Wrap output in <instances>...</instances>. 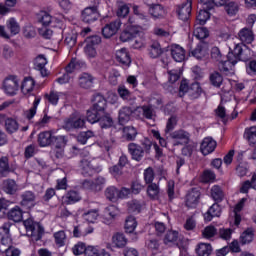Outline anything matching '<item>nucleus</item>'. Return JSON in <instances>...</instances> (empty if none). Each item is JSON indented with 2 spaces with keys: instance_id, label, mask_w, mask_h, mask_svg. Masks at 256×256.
Returning a JSON list of instances; mask_svg holds the SVG:
<instances>
[{
  "instance_id": "1",
  "label": "nucleus",
  "mask_w": 256,
  "mask_h": 256,
  "mask_svg": "<svg viewBox=\"0 0 256 256\" xmlns=\"http://www.w3.org/2000/svg\"><path fill=\"white\" fill-rule=\"evenodd\" d=\"M13 223L5 222L2 227H0V243L4 245V247H8L5 249L4 253L6 256H19L21 255V250L19 248H15L12 246L13 239L11 238V227Z\"/></svg>"
},
{
  "instance_id": "2",
  "label": "nucleus",
  "mask_w": 256,
  "mask_h": 256,
  "mask_svg": "<svg viewBox=\"0 0 256 256\" xmlns=\"http://www.w3.org/2000/svg\"><path fill=\"white\" fill-rule=\"evenodd\" d=\"M98 97V120L101 129H109V127H113V118L109 116V114L104 113L105 108L107 107V100L105 97L101 96V94L97 95Z\"/></svg>"
},
{
  "instance_id": "3",
  "label": "nucleus",
  "mask_w": 256,
  "mask_h": 256,
  "mask_svg": "<svg viewBox=\"0 0 256 256\" xmlns=\"http://www.w3.org/2000/svg\"><path fill=\"white\" fill-rule=\"evenodd\" d=\"M23 225L26 229L27 233H30V237H32V241H41L43 239V235L45 234V228L41 223L35 222L33 218H27L23 221Z\"/></svg>"
},
{
  "instance_id": "4",
  "label": "nucleus",
  "mask_w": 256,
  "mask_h": 256,
  "mask_svg": "<svg viewBox=\"0 0 256 256\" xmlns=\"http://www.w3.org/2000/svg\"><path fill=\"white\" fill-rule=\"evenodd\" d=\"M2 89L9 97L17 95V91H19V78L15 75H9L4 79Z\"/></svg>"
},
{
  "instance_id": "5",
  "label": "nucleus",
  "mask_w": 256,
  "mask_h": 256,
  "mask_svg": "<svg viewBox=\"0 0 256 256\" xmlns=\"http://www.w3.org/2000/svg\"><path fill=\"white\" fill-rule=\"evenodd\" d=\"M85 123V118L77 117L72 114L64 120L62 128L65 131H74V129H83L85 127Z\"/></svg>"
},
{
  "instance_id": "6",
  "label": "nucleus",
  "mask_w": 256,
  "mask_h": 256,
  "mask_svg": "<svg viewBox=\"0 0 256 256\" xmlns=\"http://www.w3.org/2000/svg\"><path fill=\"white\" fill-rule=\"evenodd\" d=\"M182 241L183 235L177 230H168L163 237V243L166 247H177Z\"/></svg>"
},
{
  "instance_id": "7",
  "label": "nucleus",
  "mask_w": 256,
  "mask_h": 256,
  "mask_svg": "<svg viewBox=\"0 0 256 256\" xmlns=\"http://www.w3.org/2000/svg\"><path fill=\"white\" fill-rule=\"evenodd\" d=\"M85 43L84 53L87 59H95L97 57V35L87 37Z\"/></svg>"
},
{
  "instance_id": "8",
  "label": "nucleus",
  "mask_w": 256,
  "mask_h": 256,
  "mask_svg": "<svg viewBox=\"0 0 256 256\" xmlns=\"http://www.w3.org/2000/svg\"><path fill=\"white\" fill-rule=\"evenodd\" d=\"M170 136L171 139H173L174 141V147H177L179 145H189V141L191 140V135L189 134V132L183 129L172 132Z\"/></svg>"
},
{
  "instance_id": "9",
  "label": "nucleus",
  "mask_w": 256,
  "mask_h": 256,
  "mask_svg": "<svg viewBox=\"0 0 256 256\" xmlns=\"http://www.w3.org/2000/svg\"><path fill=\"white\" fill-rule=\"evenodd\" d=\"M53 130H45L37 135V143L39 147H53Z\"/></svg>"
},
{
  "instance_id": "10",
  "label": "nucleus",
  "mask_w": 256,
  "mask_h": 256,
  "mask_svg": "<svg viewBox=\"0 0 256 256\" xmlns=\"http://www.w3.org/2000/svg\"><path fill=\"white\" fill-rule=\"evenodd\" d=\"M141 31V26H126L123 32L120 34V41L127 43L131 39H135Z\"/></svg>"
},
{
  "instance_id": "11",
  "label": "nucleus",
  "mask_w": 256,
  "mask_h": 256,
  "mask_svg": "<svg viewBox=\"0 0 256 256\" xmlns=\"http://www.w3.org/2000/svg\"><path fill=\"white\" fill-rule=\"evenodd\" d=\"M121 25L123 23L121 22L120 19H116L115 21L107 24L103 29H102V35L106 38L109 39L113 37V35H116V33L121 29Z\"/></svg>"
},
{
  "instance_id": "12",
  "label": "nucleus",
  "mask_w": 256,
  "mask_h": 256,
  "mask_svg": "<svg viewBox=\"0 0 256 256\" xmlns=\"http://www.w3.org/2000/svg\"><path fill=\"white\" fill-rule=\"evenodd\" d=\"M78 85L81 89H92L95 85V77L90 73L83 72L78 78Z\"/></svg>"
},
{
  "instance_id": "13",
  "label": "nucleus",
  "mask_w": 256,
  "mask_h": 256,
  "mask_svg": "<svg viewBox=\"0 0 256 256\" xmlns=\"http://www.w3.org/2000/svg\"><path fill=\"white\" fill-rule=\"evenodd\" d=\"M227 60L230 61L232 65H237L239 61H243V47L241 44L235 45L234 49L228 53Z\"/></svg>"
},
{
  "instance_id": "14",
  "label": "nucleus",
  "mask_w": 256,
  "mask_h": 256,
  "mask_svg": "<svg viewBox=\"0 0 256 256\" xmlns=\"http://www.w3.org/2000/svg\"><path fill=\"white\" fill-rule=\"evenodd\" d=\"M81 19L84 23H95L97 21V6L85 8L81 13Z\"/></svg>"
},
{
  "instance_id": "15",
  "label": "nucleus",
  "mask_w": 256,
  "mask_h": 256,
  "mask_svg": "<svg viewBox=\"0 0 256 256\" xmlns=\"http://www.w3.org/2000/svg\"><path fill=\"white\" fill-rule=\"evenodd\" d=\"M192 5L193 2L191 0H187L185 3L178 7L177 13L181 21H187L189 17H191Z\"/></svg>"
},
{
  "instance_id": "16",
  "label": "nucleus",
  "mask_w": 256,
  "mask_h": 256,
  "mask_svg": "<svg viewBox=\"0 0 256 256\" xmlns=\"http://www.w3.org/2000/svg\"><path fill=\"white\" fill-rule=\"evenodd\" d=\"M216 148L217 142L211 137H206L203 139L201 143L200 151L204 155H210V153H213V151H215Z\"/></svg>"
},
{
  "instance_id": "17",
  "label": "nucleus",
  "mask_w": 256,
  "mask_h": 256,
  "mask_svg": "<svg viewBox=\"0 0 256 256\" xmlns=\"http://www.w3.org/2000/svg\"><path fill=\"white\" fill-rule=\"evenodd\" d=\"M128 153H130L134 161H141L145 155V150L137 143H130L128 144Z\"/></svg>"
},
{
  "instance_id": "18",
  "label": "nucleus",
  "mask_w": 256,
  "mask_h": 256,
  "mask_svg": "<svg viewBox=\"0 0 256 256\" xmlns=\"http://www.w3.org/2000/svg\"><path fill=\"white\" fill-rule=\"evenodd\" d=\"M171 57L176 63H183L186 57L185 48L179 44H173L171 46Z\"/></svg>"
},
{
  "instance_id": "19",
  "label": "nucleus",
  "mask_w": 256,
  "mask_h": 256,
  "mask_svg": "<svg viewBox=\"0 0 256 256\" xmlns=\"http://www.w3.org/2000/svg\"><path fill=\"white\" fill-rule=\"evenodd\" d=\"M62 201L64 205H75V203H79V201H81V193L77 190H69L63 196Z\"/></svg>"
},
{
  "instance_id": "20",
  "label": "nucleus",
  "mask_w": 256,
  "mask_h": 256,
  "mask_svg": "<svg viewBox=\"0 0 256 256\" xmlns=\"http://www.w3.org/2000/svg\"><path fill=\"white\" fill-rule=\"evenodd\" d=\"M23 209L19 206H14L6 213L8 221H13L14 223H21L23 221Z\"/></svg>"
},
{
  "instance_id": "21",
  "label": "nucleus",
  "mask_w": 256,
  "mask_h": 256,
  "mask_svg": "<svg viewBox=\"0 0 256 256\" xmlns=\"http://www.w3.org/2000/svg\"><path fill=\"white\" fill-rule=\"evenodd\" d=\"M200 197L201 192H199V190L193 188L191 191H189L186 195L187 207H197Z\"/></svg>"
},
{
  "instance_id": "22",
  "label": "nucleus",
  "mask_w": 256,
  "mask_h": 256,
  "mask_svg": "<svg viewBox=\"0 0 256 256\" xmlns=\"http://www.w3.org/2000/svg\"><path fill=\"white\" fill-rule=\"evenodd\" d=\"M149 13L154 19H164L167 15V10L161 4H152L149 8Z\"/></svg>"
},
{
  "instance_id": "23",
  "label": "nucleus",
  "mask_w": 256,
  "mask_h": 256,
  "mask_svg": "<svg viewBox=\"0 0 256 256\" xmlns=\"http://www.w3.org/2000/svg\"><path fill=\"white\" fill-rule=\"evenodd\" d=\"M116 59L125 67H129L131 65V56L129 55V51L125 48L116 51Z\"/></svg>"
},
{
  "instance_id": "24",
  "label": "nucleus",
  "mask_w": 256,
  "mask_h": 256,
  "mask_svg": "<svg viewBox=\"0 0 256 256\" xmlns=\"http://www.w3.org/2000/svg\"><path fill=\"white\" fill-rule=\"evenodd\" d=\"M238 37L241 42L246 43V44H251L253 43L255 36L253 35V31L249 28H242L239 33Z\"/></svg>"
},
{
  "instance_id": "25",
  "label": "nucleus",
  "mask_w": 256,
  "mask_h": 256,
  "mask_svg": "<svg viewBox=\"0 0 256 256\" xmlns=\"http://www.w3.org/2000/svg\"><path fill=\"white\" fill-rule=\"evenodd\" d=\"M22 207H27L31 209L35 205V193L32 191H26L22 194V201L20 202Z\"/></svg>"
},
{
  "instance_id": "26",
  "label": "nucleus",
  "mask_w": 256,
  "mask_h": 256,
  "mask_svg": "<svg viewBox=\"0 0 256 256\" xmlns=\"http://www.w3.org/2000/svg\"><path fill=\"white\" fill-rule=\"evenodd\" d=\"M17 189L18 186L15 180L7 179L3 181L2 190L4 191V193H7V195H15V193H17Z\"/></svg>"
},
{
  "instance_id": "27",
  "label": "nucleus",
  "mask_w": 256,
  "mask_h": 256,
  "mask_svg": "<svg viewBox=\"0 0 256 256\" xmlns=\"http://www.w3.org/2000/svg\"><path fill=\"white\" fill-rule=\"evenodd\" d=\"M80 169L84 177H93V172L95 171V167H93V165L91 164V161L87 159L81 160Z\"/></svg>"
},
{
  "instance_id": "28",
  "label": "nucleus",
  "mask_w": 256,
  "mask_h": 256,
  "mask_svg": "<svg viewBox=\"0 0 256 256\" xmlns=\"http://www.w3.org/2000/svg\"><path fill=\"white\" fill-rule=\"evenodd\" d=\"M35 89V79L31 76L25 77L21 84V91L24 95H29Z\"/></svg>"
},
{
  "instance_id": "29",
  "label": "nucleus",
  "mask_w": 256,
  "mask_h": 256,
  "mask_svg": "<svg viewBox=\"0 0 256 256\" xmlns=\"http://www.w3.org/2000/svg\"><path fill=\"white\" fill-rule=\"evenodd\" d=\"M221 216V206L219 204L214 203L208 211L204 214L205 221H211L213 217Z\"/></svg>"
},
{
  "instance_id": "30",
  "label": "nucleus",
  "mask_w": 256,
  "mask_h": 256,
  "mask_svg": "<svg viewBox=\"0 0 256 256\" xmlns=\"http://www.w3.org/2000/svg\"><path fill=\"white\" fill-rule=\"evenodd\" d=\"M210 195H211V198L216 203H221V201H223V199H225V192H223V189L220 188L219 185L212 186V188L210 190Z\"/></svg>"
},
{
  "instance_id": "31",
  "label": "nucleus",
  "mask_w": 256,
  "mask_h": 256,
  "mask_svg": "<svg viewBox=\"0 0 256 256\" xmlns=\"http://www.w3.org/2000/svg\"><path fill=\"white\" fill-rule=\"evenodd\" d=\"M195 251L198 256H209L213 252V247L209 243H199Z\"/></svg>"
},
{
  "instance_id": "32",
  "label": "nucleus",
  "mask_w": 256,
  "mask_h": 256,
  "mask_svg": "<svg viewBox=\"0 0 256 256\" xmlns=\"http://www.w3.org/2000/svg\"><path fill=\"white\" fill-rule=\"evenodd\" d=\"M11 173V166L9 165V158L2 156L0 158V175L1 177H7Z\"/></svg>"
},
{
  "instance_id": "33",
  "label": "nucleus",
  "mask_w": 256,
  "mask_h": 256,
  "mask_svg": "<svg viewBox=\"0 0 256 256\" xmlns=\"http://www.w3.org/2000/svg\"><path fill=\"white\" fill-rule=\"evenodd\" d=\"M163 53V49H161V44L158 42H154L148 48V55L151 59H157V57H161Z\"/></svg>"
},
{
  "instance_id": "34",
  "label": "nucleus",
  "mask_w": 256,
  "mask_h": 256,
  "mask_svg": "<svg viewBox=\"0 0 256 256\" xmlns=\"http://www.w3.org/2000/svg\"><path fill=\"white\" fill-rule=\"evenodd\" d=\"M5 130L9 133V135H13V133H17L19 131V122L14 118H7L5 123Z\"/></svg>"
},
{
  "instance_id": "35",
  "label": "nucleus",
  "mask_w": 256,
  "mask_h": 256,
  "mask_svg": "<svg viewBox=\"0 0 256 256\" xmlns=\"http://www.w3.org/2000/svg\"><path fill=\"white\" fill-rule=\"evenodd\" d=\"M123 138L126 139V141H135L137 138V129L133 126L124 127Z\"/></svg>"
},
{
  "instance_id": "36",
  "label": "nucleus",
  "mask_w": 256,
  "mask_h": 256,
  "mask_svg": "<svg viewBox=\"0 0 256 256\" xmlns=\"http://www.w3.org/2000/svg\"><path fill=\"white\" fill-rule=\"evenodd\" d=\"M53 237L57 247H65V243L67 241V234L65 233V230L55 232Z\"/></svg>"
},
{
  "instance_id": "37",
  "label": "nucleus",
  "mask_w": 256,
  "mask_h": 256,
  "mask_svg": "<svg viewBox=\"0 0 256 256\" xmlns=\"http://www.w3.org/2000/svg\"><path fill=\"white\" fill-rule=\"evenodd\" d=\"M44 100L48 101L50 105L57 107L59 105V92L51 90L49 93H45Z\"/></svg>"
},
{
  "instance_id": "38",
  "label": "nucleus",
  "mask_w": 256,
  "mask_h": 256,
  "mask_svg": "<svg viewBox=\"0 0 256 256\" xmlns=\"http://www.w3.org/2000/svg\"><path fill=\"white\" fill-rule=\"evenodd\" d=\"M67 141V136L65 135H54L52 138V145H54L55 149H65Z\"/></svg>"
},
{
  "instance_id": "39",
  "label": "nucleus",
  "mask_w": 256,
  "mask_h": 256,
  "mask_svg": "<svg viewBox=\"0 0 256 256\" xmlns=\"http://www.w3.org/2000/svg\"><path fill=\"white\" fill-rule=\"evenodd\" d=\"M192 56L196 59H203L209 55V50L203 44H199L192 52Z\"/></svg>"
},
{
  "instance_id": "40",
  "label": "nucleus",
  "mask_w": 256,
  "mask_h": 256,
  "mask_svg": "<svg viewBox=\"0 0 256 256\" xmlns=\"http://www.w3.org/2000/svg\"><path fill=\"white\" fill-rule=\"evenodd\" d=\"M131 115H133V110L129 107H124L119 112V123L120 125H124L127 123L129 119H131Z\"/></svg>"
},
{
  "instance_id": "41",
  "label": "nucleus",
  "mask_w": 256,
  "mask_h": 256,
  "mask_svg": "<svg viewBox=\"0 0 256 256\" xmlns=\"http://www.w3.org/2000/svg\"><path fill=\"white\" fill-rule=\"evenodd\" d=\"M105 197L108 199V201H117L119 199V189H117L115 186H109L105 190Z\"/></svg>"
},
{
  "instance_id": "42",
  "label": "nucleus",
  "mask_w": 256,
  "mask_h": 256,
  "mask_svg": "<svg viewBox=\"0 0 256 256\" xmlns=\"http://www.w3.org/2000/svg\"><path fill=\"white\" fill-rule=\"evenodd\" d=\"M253 237H255V233L253 228H247L240 236V242L242 245H247L253 241Z\"/></svg>"
},
{
  "instance_id": "43",
  "label": "nucleus",
  "mask_w": 256,
  "mask_h": 256,
  "mask_svg": "<svg viewBox=\"0 0 256 256\" xmlns=\"http://www.w3.org/2000/svg\"><path fill=\"white\" fill-rule=\"evenodd\" d=\"M244 137L248 140L250 145L256 144V126L246 128L244 131Z\"/></svg>"
},
{
  "instance_id": "44",
  "label": "nucleus",
  "mask_w": 256,
  "mask_h": 256,
  "mask_svg": "<svg viewBox=\"0 0 256 256\" xmlns=\"http://www.w3.org/2000/svg\"><path fill=\"white\" fill-rule=\"evenodd\" d=\"M112 243L113 245H115V247L121 249L125 247V245H127V238L125 237V235L117 233L112 237Z\"/></svg>"
},
{
  "instance_id": "45",
  "label": "nucleus",
  "mask_w": 256,
  "mask_h": 256,
  "mask_svg": "<svg viewBox=\"0 0 256 256\" xmlns=\"http://www.w3.org/2000/svg\"><path fill=\"white\" fill-rule=\"evenodd\" d=\"M117 5H118L117 11H116L117 17H121L122 19H125V17L129 15V11H130L129 5H127L124 2H118Z\"/></svg>"
},
{
  "instance_id": "46",
  "label": "nucleus",
  "mask_w": 256,
  "mask_h": 256,
  "mask_svg": "<svg viewBox=\"0 0 256 256\" xmlns=\"http://www.w3.org/2000/svg\"><path fill=\"white\" fill-rule=\"evenodd\" d=\"M86 119L88 123H91L92 125L97 123V103H94L92 108L87 110Z\"/></svg>"
},
{
  "instance_id": "47",
  "label": "nucleus",
  "mask_w": 256,
  "mask_h": 256,
  "mask_svg": "<svg viewBox=\"0 0 256 256\" xmlns=\"http://www.w3.org/2000/svg\"><path fill=\"white\" fill-rule=\"evenodd\" d=\"M132 11L142 23H149V16L143 13V9H141V6L133 5Z\"/></svg>"
},
{
  "instance_id": "48",
  "label": "nucleus",
  "mask_w": 256,
  "mask_h": 256,
  "mask_svg": "<svg viewBox=\"0 0 256 256\" xmlns=\"http://www.w3.org/2000/svg\"><path fill=\"white\" fill-rule=\"evenodd\" d=\"M7 28L9 29L12 36L19 35V32L21 31V27L19 26V23H17V20L15 18H10L7 23Z\"/></svg>"
},
{
  "instance_id": "49",
  "label": "nucleus",
  "mask_w": 256,
  "mask_h": 256,
  "mask_svg": "<svg viewBox=\"0 0 256 256\" xmlns=\"http://www.w3.org/2000/svg\"><path fill=\"white\" fill-rule=\"evenodd\" d=\"M10 206L11 201L5 198H0V219H4V217H7Z\"/></svg>"
},
{
  "instance_id": "50",
  "label": "nucleus",
  "mask_w": 256,
  "mask_h": 256,
  "mask_svg": "<svg viewBox=\"0 0 256 256\" xmlns=\"http://www.w3.org/2000/svg\"><path fill=\"white\" fill-rule=\"evenodd\" d=\"M86 247H87V244L85 242L78 241L76 244H74L71 251L74 256L84 255Z\"/></svg>"
},
{
  "instance_id": "51",
  "label": "nucleus",
  "mask_w": 256,
  "mask_h": 256,
  "mask_svg": "<svg viewBox=\"0 0 256 256\" xmlns=\"http://www.w3.org/2000/svg\"><path fill=\"white\" fill-rule=\"evenodd\" d=\"M118 94L124 101H133L135 100V97L131 94L129 89L125 86H119L118 87Z\"/></svg>"
},
{
  "instance_id": "52",
  "label": "nucleus",
  "mask_w": 256,
  "mask_h": 256,
  "mask_svg": "<svg viewBox=\"0 0 256 256\" xmlns=\"http://www.w3.org/2000/svg\"><path fill=\"white\" fill-rule=\"evenodd\" d=\"M193 35L196 39H207L209 37V30L205 27L195 26Z\"/></svg>"
},
{
  "instance_id": "53",
  "label": "nucleus",
  "mask_w": 256,
  "mask_h": 256,
  "mask_svg": "<svg viewBox=\"0 0 256 256\" xmlns=\"http://www.w3.org/2000/svg\"><path fill=\"white\" fill-rule=\"evenodd\" d=\"M126 233H133L137 229V220L133 216H128L125 222Z\"/></svg>"
},
{
  "instance_id": "54",
  "label": "nucleus",
  "mask_w": 256,
  "mask_h": 256,
  "mask_svg": "<svg viewBox=\"0 0 256 256\" xmlns=\"http://www.w3.org/2000/svg\"><path fill=\"white\" fill-rule=\"evenodd\" d=\"M217 235V228H215V226H206L203 230H202V237L204 239H213V237H215Z\"/></svg>"
},
{
  "instance_id": "55",
  "label": "nucleus",
  "mask_w": 256,
  "mask_h": 256,
  "mask_svg": "<svg viewBox=\"0 0 256 256\" xmlns=\"http://www.w3.org/2000/svg\"><path fill=\"white\" fill-rule=\"evenodd\" d=\"M210 82L213 87H221L223 85V76L219 72L210 74Z\"/></svg>"
},
{
  "instance_id": "56",
  "label": "nucleus",
  "mask_w": 256,
  "mask_h": 256,
  "mask_svg": "<svg viewBox=\"0 0 256 256\" xmlns=\"http://www.w3.org/2000/svg\"><path fill=\"white\" fill-rule=\"evenodd\" d=\"M159 193V185L155 183H151L148 185L147 194L150 197V199H157L159 197Z\"/></svg>"
},
{
  "instance_id": "57",
  "label": "nucleus",
  "mask_w": 256,
  "mask_h": 256,
  "mask_svg": "<svg viewBox=\"0 0 256 256\" xmlns=\"http://www.w3.org/2000/svg\"><path fill=\"white\" fill-rule=\"evenodd\" d=\"M203 90L201 89V85L198 82H194L189 86V95L194 97L195 99L201 95Z\"/></svg>"
},
{
  "instance_id": "58",
  "label": "nucleus",
  "mask_w": 256,
  "mask_h": 256,
  "mask_svg": "<svg viewBox=\"0 0 256 256\" xmlns=\"http://www.w3.org/2000/svg\"><path fill=\"white\" fill-rule=\"evenodd\" d=\"M218 67L220 71H222L223 73H229V71H233L235 65L231 63L229 60H222L220 61V63H218Z\"/></svg>"
},
{
  "instance_id": "59",
  "label": "nucleus",
  "mask_w": 256,
  "mask_h": 256,
  "mask_svg": "<svg viewBox=\"0 0 256 256\" xmlns=\"http://www.w3.org/2000/svg\"><path fill=\"white\" fill-rule=\"evenodd\" d=\"M105 215L106 217H109V219H115L117 215H119V208L115 205H110L106 207Z\"/></svg>"
},
{
  "instance_id": "60",
  "label": "nucleus",
  "mask_w": 256,
  "mask_h": 256,
  "mask_svg": "<svg viewBox=\"0 0 256 256\" xmlns=\"http://www.w3.org/2000/svg\"><path fill=\"white\" fill-rule=\"evenodd\" d=\"M211 15L207 10H200L197 15V21L199 22V25H205L207 21H209Z\"/></svg>"
},
{
  "instance_id": "61",
  "label": "nucleus",
  "mask_w": 256,
  "mask_h": 256,
  "mask_svg": "<svg viewBox=\"0 0 256 256\" xmlns=\"http://www.w3.org/2000/svg\"><path fill=\"white\" fill-rule=\"evenodd\" d=\"M225 9L228 15H237L239 12V3L231 1L226 5Z\"/></svg>"
},
{
  "instance_id": "62",
  "label": "nucleus",
  "mask_w": 256,
  "mask_h": 256,
  "mask_svg": "<svg viewBox=\"0 0 256 256\" xmlns=\"http://www.w3.org/2000/svg\"><path fill=\"white\" fill-rule=\"evenodd\" d=\"M155 179V172L153 171V168L148 167L144 170V181L147 183V185L153 183V180Z\"/></svg>"
},
{
  "instance_id": "63",
  "label": "nucleus",
  "mask_w": 256,
  "mask_h": 256,
  "mask_svg": "<svg viewBox=\"0 0 256 256\" xmlns=\"http://www.w3.org/2000/svg\"><path fill=\"white\" fill-rule=\"evenodd\" d=\"M39 23L43 25V27H49L51 25V16L47 12H41L39 17Z\"/></svg>"
},
{
  "instance_id": "64",
  "label": "nucleus",
  "mask_w": 256,
  "mask_h": 256,
  "mask_svg": "<svg viewBox=\"0 0 256 256\" xmlns=\"http://www.w3.org/2000/svg\"><path fill=\"white\" fill-rule=\"evenodd\" d=\"M64 43L68 45V47H75V45L77 44V34H67Z\"/></svg>"
}]
</instances>
